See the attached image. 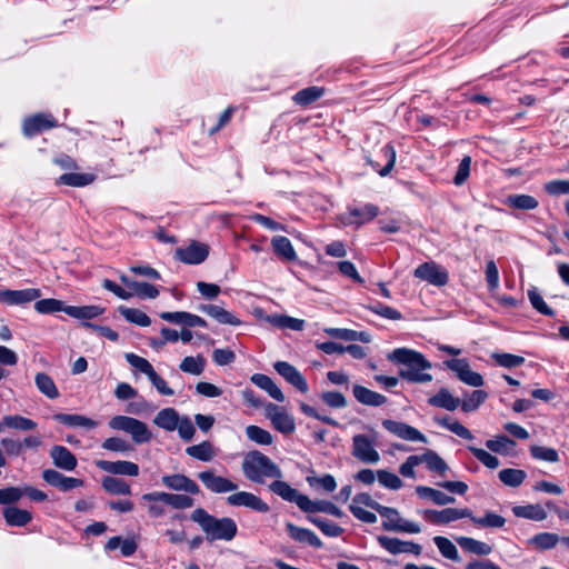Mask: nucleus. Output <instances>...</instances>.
Returning <instances> with one entry per match:
<instances>
[{"instance_id":"nucleus-1","label":"nucleus","mask_w":569,"mask_h":569,"mask_svg":"<svg viewBox=\"0 0 569 569\" xmlns=\"http://www.w3.org/2000/svg\"><path fill=\"white\" fill-rule=\"evenodd\" d=\"M388 359L403 365L400 377L409 382L426 383L432 380V376L427 372L432 368V365L418 351L397 348L389 353Z\"/></svg>"},{"instance_id":"nucleus-2","label":"nucleus","mask_w":569,"mask_h":569,"mask_svg":"<svg viewBox=\"0 0 569 569\" xmlns=\"http://www.w3.org/2000/svg\"><path fill=\"white\" fill-rule=\"evenodd\" d=\"M190 519L199 525L208 541H230L238 532V527L233 519L229 517L216 518L203 508L194 509L190 515Z\"/></svg>"},{"instance_id":"nucleus-3","label":"nucleus","mask_w":569,"mask_h":569,"mask_svg":"<svg viewBox=\"0 0 569 569\" xmlns=\"http://www.w3.org/2000/svg\"><path fill=\"white\" fill-rule=\"evenodd\" d=\"M243 476L251 482L264 483L266 478L282 479L280 467L258 450L244 455L241 463Z\"/></svg>"},{"instance_id":"nucleus-4","label":"nucleus","mask_w":569,"mask_h":569,"mask_svg":"<svg viewBox=\"0 0 569 569\" xmlns=\"http://www.w3.org/2000/svg\"><path fill=\"white\" fill-rule=\"evenodd\" d=\"M379 213L380 209L375 203L353 201L339 214L338 220L346 227L359 228L372 221Z\"/></svg>"},{"instance_id":"nucleus-5","label":"nucleus","mask_w":569,"mask_h":569,"mask_svg":"<svg viewBox=\"0 0 569 569\" xmlns=\"http://www.w3.org/2000/svg\"><path fill=\"white\" fill-rule=\"evenodd\" d=\"M109 427L129 433L136 443L149 442L152 438L148 426L132 417L116 416L110 419Z\"/></svg>"},{"instance_id":"nucleus-6","label":"nucleus","mask_w":569,"mask_h":569,"mask_svg":"<svg viewBox=\"0 0 569 569\" xmlns=\"http://www.w3.org/2000/svg\"><path fill=\"white\" fill-rule=\"evenodd\" d=\"M379 515L385 518L382 528L392 532L419 533L421 527L419 523L403 519L395 508L382 506Z\"/></svg>"},{"instance_id":"nucleus-7","label":"nucleus","mask_w":569,"mask_h":569,"mask_svg":"<svg viewBox=\"0 0 569 569\" xmlns=\"http://www.w3.org/2000/svg\"><path fill=\"white\" fill-rule=\"evenodd\" d=\"M351 453L357 460L363 463L376 465L380 460L375 439L369 438L367 435L359 433L353 436Z\"/></svg>"},{"instance_id":"nucleus-8","label":"nucleus","mask_w":569,"mask_h":569,"mask_svg":"<svg viewBox=\"0 0 569 569\" xmlns=\"http://www.w3.org/2000/svg\"><path fill=\"white\" fill-rule=\"evenodd\" d=\"M413 276L436 287H443L448 283L449 273L446 268L436 262H425L418 266Z\"/></svg>"},{"instance_id":"nucleus-9","label":"nucleus","mask_w":569,"mask_h":569,"mask_svg":"<svg viewBox=\"0 0 569 569\" xmlns=\"http://www.w3.org/2000/svg\"><path fill=\"white\" fill-rule=\"evenodd\" d=\"M422 517L433 525H448L450 522L471 517L469 508H445L442 510L426 509Z\"/></svg>"},{"instance_id":"nucleus-10","label":"nucleus","mask_w":569,"mask_h":569,"mask_svg":"<svg viewBox=\"0 0 569 569\" xmlns=\"http://www.w3.org/2000/svg\"><path fill=\"white\" fill-rule=\"evenodd\" d=\"M445 365L457 375L461 382L477 388L483 386L482 376L471 370L467 359H451L445 361Z\"/></svg>"},{"instance_id":"nucleus-11","label":"nucleus","mask_w":569,"mask_h":569,"mask_svg":"<svg viewBox=\"0 0 569 569\" xmlns=\"http://www.w3.org/2000/svg\"><path fill=\"white\" fill-rule=\"evenodd\" d=\"M142 500L144 501H153V502H162L164 505L170 506L173 509H188L194 505V500L188 496L182 493H169L164 491H154L144 493L142 496Z\"/></svg>"},{"instance_id":"nucleus-12","label":"nucleus","mask_w":569,"mask_h":569,"mask_svg":"<svg viewBox=\"0 0 569 569\" xmlns=\"http://www.w3.org/2000/svg\"><path fill=\"white\" fill-rule=\"evenodd\" d=\"M382 427L402 440L422 443L428 442L427 437L422 432L406 422L386 419L382 421Z\"/></svg>"},{"instance_id":"nucleus-13","label":"nucleus","mask_w":569,"mask_h":569,"mask_svg":"<svg viewBox=\"0 0 569 569\" xmlns=\"http://www.w3.org/2000/svg\"><path fill=\"white\" fill-rule=\"evenodd\" d=\"M266 417L271 421L273 428L281 433L290 435L296 430L293 417L277 405L269 403L266 407Z\"/></svg>"},{"instance_id":"nucleus-14","label":"nucleus","mask_w":569,"mask_h":569,"mask_svg":"<svg viewBox=\"0 0 569 569\" xmlns=\"http://www.w3.org/2000/svg\"><path fill=\"white\" fill-rule=\"evenodd\" d=\"M199 480L213 493H227L238 489V485L228 478L216 475L213 470H206L198 473Z\"/></svg>"},{"instance_id":"nucleus-15","label":"nucleus","mask_w":569,"mask_h":569,"mask_svg":"<svg viewBox=\"0 0 569 569\" xmlns=\"http://www.w3.org/2000/svg\"><path fill=\"white\" fill-rule=\"evenodd\" d=\"M57 120L51 114L37 113L24 119L22 124L23 134L32 138L44 130L56 128Z\"/></svg>"},{"instance_id":"nucleus-16","label":"nucleus","mask_w":569,"mask_h":569,"mask_svg":"<svg viewBox=\"0 0 569 569\" xmlns=\"http://www.w3.org/2000/svg\"><path fill=\"white\" fill-rule=\"evenodd\" d=\"M227 502L233 507H247L262 513L270 510L267 502H264L260 497L248 491H238L228 496Z\"/></svg>"},{"instance_id":"nucleus-17","label":"nucleus","mask_w":569,"mask_h":569,"mask_svg":"<svg viewBox=\"0 0 569 569\" xmlns=\"http://www.w3.org/2000/svg\"><path fill=\"white\" fill-rule=\"evenodd\" d=\"M269 490L282 498L284 501L295 502L300 510L303 511L308 497L292 488L288 482L282 481L281 479H274V481L269 485Z\"/></svg>"},{"instance_id":"nucleus-18","label":"nucleus","mask_w":569,"mask_h":569,"mask_svg":"<svg viewBox=\"0 0 569 569\" xmlns=\"http://www.w3.org/2000/svg\"><path fill=\"white\" fill-rule=\"evenodd\" d=\"M274 370L290 385L297 388L300 392L307 393L309 387L302 373L287 361H277Z\"/></svg>"},{"instance_id":"nucleus-19","label":"nucleus","mask_w":569,"mask_h":569,"mask_svg":"<svg viewBox=\"0 0 569 569\" xmlns=\"http://www.w3.org/2000/svg\"><path fill=\"white\" fill-rule=\"evenodd\" d=\"M377 539L379 545L392 555L412 553L419 556L422 551L421 546L412 541H402L388 536H379Z\"/></svg>"},{"instance_id":"nucleus-20","label":"nucleus","mask_w":569,"mask_h":569,"mask_svg":"<svg viewBox=\"0 0 569 569\" xmlns=\"http://www.w3.org/2000/svg\"><path fill=\"white\" fill-rule=\"evenodd\" d=\"M94 465L100 470L108 472L110 475H119V476H128V477H137L139 475V466L132 461L97 460L94 462Z\"/></svg>"},{"instance_id":"nucleus-21","label":"nucleus","mask_w":569,"mask_h":569,"mask_svg":"<svg viewBox=\"0 0 569 569\" xmlns=\"http://www.w3.org/2000/svg\"><path fill=\"white\" fill-rule=\"evenodd\" d=\"M43 480L52 487L61 491H70L74 488L82 487L83 480L73 477H67L54 469H46L42 472Z\"/></svg>"},{"instance_id":"nucleus-22","label":"nucleus","mask_w":569,"mask_h":569,"mask_svg":"<svg viewBox=\"0 0 569 569\" xmlns=\"http://www.w3.org/2000/svg\"><path fill=\"white\" fill-rule=\"evenodd\" d=\"M162 485L170 490L183 491L190 495L200 492V488L196 481L182 473L166 475L161 479Z\"/></svg>"},{"instance_id":"nucleus-23","label":"nucleus","mask_w":569,"mask_h":569,"mask_svg":"<svg viewBox=\"0 0 569 569\" xmlns=\"http://www.w3.org/2000/svg\"><path fill=\"white\" fill-rule=\"evenodd\" d=\"M41 296L39 289L28 288L22 290H1L0 302L16 306L31 302Z\"/></svg>"},{"instance_id":"nucleus-24","label":"nucleus","mask_w":569,"mask_h":569,"mask_svg":"<svg viewBox=\"0 0 569 569\" xmlns=\"http://www.w3.org/2000/svg\"><path fill=\"white\" fill-rule=\"evenodd\" d=\"M50 457L57 468L66 471L74 470L78 465L76 456L68 448L60 445L51 448Z\"/></svg>"},{"instance_id":"nucleus-25","label":"nucleus","mask_w":569,"mask_h":569,"mask_svg":"<svg viewBox=\"0 0 569 569\" xmlns=\"http://www.w3.org/2000/svg\"><path fill=\"white\" fill-rule=\"evenodd\" d=\"M379 157L386 162L383 166H381L379 161L371 159H369L368 162L381 177H386L391 172L396 163L395 147L391 143L385 144L380 149Z\"/></svg>"},{"instance_id":"nucleus-26","label":"nucleus","mask_w":569,"mask_h":569,"mask_svg":"<svg viewBox=\"0 0 569 569\" xmlns=\"http://www.w3.org/2000/svg\"><path fill=\"white\" fill-rule=\"evenodd\" d=\"M286 528H287L288 535L295 541H298L300 543H307L315 548L322 547L321 540L318 538V536L313 531L306 529V528H300L291 522H287Z\"/></svg>"},{"instance_id":"nucleus-27","label":"nucleus","mask_w":569,"mask_h":569,"mask_svg":"<svg viewBox=\"0 0 569 569\" xmlns=\"http://www.w3.org/2000/svg\"><path fill=\"white\" fill-rule=\"evenodd\" d=\"M200 310L213 318L221 325H230V326H239L241 325V320L236 317L230 311L223 309L217 305H203L200 307Z\"/></svg>"},{"instance_id":"nucleus-28","label":"nucleus","mask_w":569,"mask_h":569,"mask_svg":"<svg viewBox=\"0 0 569 569\" xmlns=\"http://www.w3.org/2000/svg\"><path fill=\"white\" fill-rule=\"evenodd\" d=\"M352 391L357 401L366 406L379 407L387 402V398L383 395L360 385H355Z\"/></svg>"},{"instance_id":"nucleus-29","label":"nucleus","mask_w":569,"mask_h":569,"mask_svg":"<svg viewBox=\"0 0 569 569\" xmlns=\"http://www.w3.org/2000/svg\"><path fill=\"white\" fill-rule=\"evenodd\" d=\"M104 308L97 306V305H90V306H67L64 309V312L78 320H91L99 316H101L104 312Z\"/></svg>"},{"instance_id":"nucleus-30","label":"nucleus","mask_w":569,"mask_h":569,"mask_svg":"<svg viewBox=\"0 0 569 569\" xmlns=\"http://www.w3.org/2000/svg\"><path fill=\"white\" fill-rule=\"evenodd\" d=\"M250 380L257 387L264 390L274 400H277L279 402L284 401L286 398H284L283 392L280 390V388L273 382V380L270 377L262 375V373H254Z\"/></svg>"},{"instance_id":"nucleus-31","label":"nucleus","mask_w":569,"mask_h":569,"mask_svg":"<svg viewBox=\"0 0 569 569\" xmlns=\"http://www.w3.org/2000/svg\"><path fill=\"white\" fill-rule=\"evenodd\" d=\"M180 418L176 409L164 408L156 415L153 422L167 431H173L179 426Z\"/></svg>"},{"instance_id":"nucleus-32","label":"nucleus","mask_w":569,"mask_h":569,"mask_svg":"<svg viewBox=\"0 0 569 569\" xmlns=\"http://www.w3.org/2000/svg\"><path fill=\"white\" fill-rule=\"evenodd\" d=\"M53 419L69 427L94 429L98 422L82 415L57 413Z\"/></svg>"},{"instance_id":"nucleus-33","label":"nucleus","mask_w":569,"mask_h":569,"mask_svg":"<svg viewBox=\"0 0 569 569\" xmlns=\"http://www.w3.org/2000/svg\"><path fill=\"white\" fill-rule=\"evenodd\" d=\"M457 543L465 550L477 556H488L492 552V547L483 541L470 537H457Z\"/></svg>"},{"instance_id":"nucleus-34","label":"nucleus","mask_w":569,"mask_h":569,"mask_svg":"<svg viewBox=\"0 0 569 569\" xmlns=\"http://www.w3.org/2000/svg\"><path fill=\"white\" fill-rule=\"evenodd\" d=\"M430 406L443 408L449 411H453L460 405V400L455 398L450 391L446 388H441L435 396L428 400Z\"/></svg>"},{"instance_id":"nucleus-35","label":"nucleus","mask_w":569,"mask_h":569,"mask_svg":"<svg viewBox=\"0 0 569 569\" xmlns=\"http://www.w3.org/2000/svg\"><path fill=\"white\" fill-rule=\"evenodd\" d=\"M512 512L518 518H525L533 521H542L547 518V511L538 503L515 506L512 508Z\"/></svg>"},{"instance_id":"nucleus-36","label":"nucleus","mask_w":569,"mask_h":569,"mask_svg":"<svg viewBox=\"0 0 569 569\" xmlns=\"http://www.w3.org/2000/svg\"><path fill=\"white\" fill-rule=\"evenodd\" d=\"M325 91L323 87L311 86L299 90L292 99L298 106L308 107L319 100Z\"/></svg>"},{"instance_id":"nucleus-37","label":"nucleus","mask_w":569,"mask_h":569,"mask_svg":"<svg viewBox=\"0 0 569 569\" xmlns=\"http://www.w3.org/2000/svg\"><path fill=\"white\" fill-rule=\"evenodd\" d=\"M505 203L509 208L518 210H535L539 206V202L535 197L525 193L509 194L506 198Z\"/></svg>"},{"instance_id":"nucleus-38","label":"nucleus","mask_w":569,"mask_h":569,"mask_svg":"<svg viewBox=\"0 0 569 569\" xmlns=\"http://www.w3.org/2000/svg\"><path fill=\"white\" fill-rule=\"evenodd\" d=\"M3 517L9 526L23 527L32 520V515L28 510L17 507H8L3 510Z\"/></svg>"},{"instance_id":"nucleus-39","label":"nucleus","mask_w":569,"mask_h":569,"mask_svg":"<svg viewBox=\"0 0 569 569\" xmlns=\"http://www.w3.org/2000/svg\"><path fill=\"white\" fill-rule=\"evenodd\" d=\"M122 280L127 283L133 296L140 299H154L159 296V290L153 284L143 281H127L126 278Z\"/></svg>"},{"instance_id":"nucleus-40","label":"nucleus","mask_w":569,"mask_h":569,"mask_svg":"<svg viewBox=\"0 0 569 569\" xmlns=\"http://www.w3.org/2000/svg\"><path fill=\"white\" fill-rule=\"evenodd\" d=\"M421 463H426L430 471L445 475L448 470L446 461L433 450H426L422 455H419Z\"/></svg>"},{"instance_id":"nucleus-41","label":"nucleus","mask_w":569,"mask_h":569,"mask_svg":"<svg viewBox=\"0 0 569 569\" xmlns=\"http://www.w3.org/2000/svg\"><path fill=\"white\" fill-rule=\"evenodd\" d=\"M416 491L419 495V497L428 498L438 506L451 505L456 501V499L452 496H448L445 492L430 487L419 486L416 488Z\"/></svg>"},{"instance_id":"nucleus-42","label":"nucleus","mask_w":569,"mask_h":569,"mask_svg":"<svg viewBox=\"0 0 569 569\" xmlns=\"http://www.w3.org/2000/svg\"><path fill=\"white\" fill-rule=\"evenodd\" d=\"M305 512H326L328 515L341 518L343 512L340 508L333 505L330 501H312L309 497L306 501V506L303 509Z\"/></svg>"},{"instance_id":"nucleus-43","label":"nucleus","mask_w":569,"mask_h":569,"mask_svg":"<svg viewBox=\"0 0 569 569\" xmlns=\"http://www.w3.org/2000/svg\"><path fill=\"white\" fill-rule=\"evenodd\" d=\"M3 429H14L20 431H29L37 428V423L20 415H8L2 418Z\"/></svg>"},{"instance_id":"nucleus-44","label":"nucleus","mask_w":569,"mask_h":569,"mask_svg":"<svg viewBox=\"0 0 569 569\" xmlns=\"http://www.w3.org/2000/svg\"><path fill=\"white\" fill-rule=\"evenodd\" d=\"M435 421L437 425L445 427L446 429L450 430L458 437L467 440H472L473 435L469 429H467L465 426H462L458 420H453L450 417L446 416L442 418L436 417Z\"/></svg>"},{"instance_id":"nucleus-45","label":"nucleus","mask_w":569,"mask_h":569,"mask_svg":"<svg viewBox=\"0 0 569 569\" xmlns=\"http://www.w3.org/2000/svg\"><path fill=\"white\" fill-rule=\"evenodd\" d=\"M470 520L478 528H502L506 525V519L492 511H487L482 517L471 513Z\"/></svg>"},{"instance_id":"nucleus-46","label":"nucleus","mask_w":569,"mask_h":569,"mask_svg":"<svg viewBox=\"0 0 569 569\" xmlns=\"http://www.w3.org/2000/svg\"><path fill=\"white\" fill-rule=\"evenodd\" d=\"M94 180V176L91 173H77L69 172L63 173L57 179V184H64L71 187H86Z\"/></svg>"},{"instance_id":"nucleus-47","label":"nucleus","mask_w":569,"mask_h":569,"mask_svg":"<svg viewBox=\"0 0 569 569\" xmlns=\"http://www.w3.org/2000/svg\"><path fill=\"white\" fill-rule=\"evenodd\" d=\"M102 488L111 495H130L131 487L123 479L116 477H103L101 480Z\"/></svg>"},{"instance_id":"nucleus-48","label":"nucleus","mask_w":569,"mask_h":569,"mask_svg":"<svg viewBox=\"0 0 569 569\" xmlns=\"http://www.w3.org/2000/svg\"><path fill=\"white\" fill-rule=\"evenodd\" d=\"M38 390L49 399H56L59 397V390L50 376L44 372H39L34 378Z\"/></svg>"},{"instance_id":"nucleus-49","label":"nucleus","mask_w":569,"mask_h":569,"mask_svg":"<svg viewBox=\"0 0 569 569\" xmlns=\"http://www.w3.org/2000/svg\"><path fill=\"white\" fill-rule=\"evenodd\" d=\"M498 476H499L500 481L503 485L512 487V488H517L520 485H522V482L527 478V473L525 470L512 469V468H507V469L500 470Z\"/></svg>"},{"instance_id":"nucleus-50","label":"nucleus","mask_w":569,"mask_h":569,"mask_svg":"<svg viewBox=\"0 0 569 569\" xmlns=\"http://www.w3.org/2000/svg\"><path fill=\"white\" fill-rule=\"evenodd\" d=\"M119 312L127 321L140 327H148L151 323L150 317L139 309L121 306L119 307Z\"/></svg>"},{"instance_id":"nucleus-51","label":"nucleus","mask_w":569,"mask_h":569,"mask_svg":"<svg viewBox=\"0 0 569 569\" xmlns=\"http://www.w3.org/2000/svg\"><path fill=\"white\" fill-rule=\"evenodd\" d=\"M206 367V359L203 356L198 355L197 357H186L179 365V369L186 373L200 376Z\"/></svg>"},{"instance_id":"nucleus-52","label":"nucleus","mask_w":569,"mask_h":569,"mask_svg":"<svg viewBox=\"0 0 569 569\" xmlns=\"http://www.w3.org/2000/svg\"><path fill=\"white\" fill-rule=\"evenodd\" d=\"M188 456L200 461H211L214 457V450L209 441H202L199 445L190 446L186 449Z\"/></svg>"},{"instance_id":"nucleus-53","label":"nucleus","mask_w":569,"mask_h":569,"mask_svg":"<svg viewBox=\"0 0 569 569\" xmlns=\"http://www.w3.org/2000/svg\"><path fill=\"white\" fill-rule=\"evenodd\" d=\"M559 542L560 536L553 532H540L530 540V543L540 550L553 549Z\"/></svg>"},{"instance_id":"nucleus-54","label":"nucleus","mask_w":569,"mask_h":569,"mask_svg":"<svg viewBox=\"0 0 569 569\" xmlns=\"http://www.w3.org/2000/svg\"><path fill=\"white\" fill-rule=\"evenodd\" d=\"M433 542L442 557L453 561L459 560L458 549L451 540L442 536H436Z\"/></svg>"},{"instance_id":"nucleus-55","label":"nucleus","mask_w":569,"mask_h":569,"mask_svg":"<svg viewBox=\"0 0 569 569\" xmlns=\"http://www.w3.org/2000/svg\"><path fill=\"white\" fill-rule=\"evenodd\" d=\"M247 437L260 446H270L273 442L272 435L258 426L250 425L246 428Z\"/></svg>"},{"instance_id":"nucleus-56","label":"nucleus","mask_w":569,"mask_h":569,"mask_svg":"<svg viewBox=\"0 0 569 569\" xmlns=\"http://www.w3.org/2000/svg\"><path fill=\"white\" fill-rule=\"evenodd\" d=\"M308 520L318 527L321 532L328 537L336 538L341 536L343 532V529L332 521L319 517H308Z\"/></svg>"},{"instance_id":"nucleus-57","label":"nucleus","mask_w":569,"mask_h":569,"mask_svg":"<svg viewBox=\"0 0 569 569\" xmlns=\"http://www.w3.org/2000/svg\"><path fill=\"white\" fill-rule=\"evenodd\" d=\"M488 393L485 390H475L468 397L463 399L461 409L465 412L477 410L481 403L486 401Z\"/></svg>"},{"instance_id":"nucleus-58","label":"nucleus","mask_w":569,"mask_h":569,"mask_svg":"<svg viewBox=\"0 0 569 569\" xmlns=\"http://www.w3.org/2000/svg\"><path fill=\"white\" fill-rule=\"evenodd\" d=\"M491 358L496 361L498 366L508 369L519 367L525 362L523 357L505 352H493L491 355Z\"/></svg>"},{"instance_id":"nucleus-59","label":"nucleus","mask_w":569,"mask_h":569,"mask_svg":"<svg viewBox=\"0 0 569 569\" xmlns=\"http://www.w3.org/2000/svg\"><path fill=\"white\" fill-rule=\"evenodd\" d=\"M124 358L131 367L136 368L141 373L146 375L148 378L154 371L152 365L147 359L136 353L128 352L124 355Z\"/></svg>"},{"instance_id":"nucleus-60","label":"nucleus","mask_w":569,"mask_h":569,"mask_svg":"<svg viewBox=\"0 0 569 569\" xmlns=\"http://www.w3.org/2000/svg\"><path fill=\"white\" fill-rule=\"evenodd\" d=\"M67 308V306H64V303L60 300H57V299H42V300H38L36 303H34V309L37 312L39 313H53V312H58V311H63L64 312V309Z\"/></svg>"},{"instance_id":"nucleus-61","label":"nucleus","mask_w":569,"mask_h":569,"mask_svg":"<svg viewBox=\"0 0 569 569\" xmlns=\"http://www.w3.org/2000/svg\"><path fill=\"white\" fill-rule=\"evenodd\" d=\"M516 446V442L506 436H499L486 441V447L497 453H506Z\"/></svg>"},{"instance_id":"nucleus-62","label":"nucleus","mask_w":569,"mask_h":569,"mask_svg":"<svg viewBox=\"0 0 569 569\" xmlns=\"http://www.w3.org/2000/svg\"><path fill=\"white\" fill-rule=\"evenodd\" d=\"M101 447L106 450L113 451V452H130L133 450V447L124 439L119 437H110L107 438Z\"/></svg>"},{"instance_id":"nucleus-63","label":"nucleus","mask_w":569,"mask_h":569,"mask_svg":"<svg viewBox=\"0 0 569 569\" xmlns=\"http://www.w3.org/2000/svg\"><path fill=\"white\" fill-rule=\"evenodd\" d=\"M377 478L381 486L391 490H398L402 487V480L396 475L388 470H378Z\"/></svg>"},{"instance_id":"nucleus-64","label":"nucleus","mask_w":569,"mask_h":569,"mask_svg":"<svg viewBox=\"0 0 569 569\" xmlns=\"http://www.w3.org/2000/svg\"><path fill=\"white\" fill-rule=\"evenodd\" d=\"M208 257V251H176L174 259L188 264H199Z\"/></svg>"}]
</instances>
